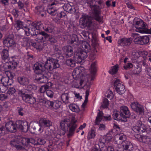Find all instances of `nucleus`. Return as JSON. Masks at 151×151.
I'll return each mask as SVG.
<instances>
[{
  "mask_svg": "<svg viewBox=\"0 0 151 151\" xmlns=\"http://www.w3.org/2000/svg\"><path fill=\"white\" fill-rule=\"evenodd\" d=\"M70 109L72 111L78 112L79 111V109L78 106L74 104H70L69 105Z\"/></svg>",
  "mask_w": 151,
  "mask_h": 151,
  "instance_id": "nucleus-38",
  "label": "nucleus"
},
{
  "mask_svg": "<svg viewBox=\"0 0 151 151\" xmlns=\"http://www.w3.org/2000/svg\"><path fill=\"white\" fill-rule=\"evenodd\" d=\"M25 140L26 139L21 136L16 135L14 138L10 141V145L17 150L24 149L26 146V144L24 142Z\"/></svg>",
  "mask_w": 151,
  "mask_h": 151,
  "instance_id": "nucleus-4",
  "label": "nucleus"
},
{
  "mask_svg": "<svg viewBox=\"0 0 151 151\" xmlns=\"http://www.w3.org/2000/svg\"><path fill=\"white\" fill-rule=\"evenodd\" d=\"M32 23H34L35 24V27L36 29L37 30H40L43 28V24L42 22L41 21L37 22H34Z\"/></svg>",
  "mask_w": 151,
  "mask_h": 151,
  "instance_id": "nucleus-47",
  "label": "nucleus"
},
{
  "mask_svg": "<svg viewBox=\"0 0 151 151\" xmlns=\"http://www.w3.org/2000/svg\"><path fill=\"white\" fill-rule=\"evenodd\" d=\"M43 11V9L42 7L38 6L36 7L35 9V12L37 14H40Z\"/></svg>",
  "mask_w": 151,
  "mask_h": 151,
  "instance_id": "nucleus-57",
  "label": "nucleus"
},
{
  "mask_svg": "<svg viewBox=\"0 0 151 151\" xmlns=\"http://www.w3.org/2000/svg\"><path fill=\"white\" fill-rule=\"evenodd\" d=\"M65 12L64 11H61L60 13H58L57 14V16L55 18V21L56 22H58L60 20L61 18L64 17L66 15V12Z\"/></svg>",
  "mask_w": 151,
  "mask_h": 151,
  "instance_id": "nucleus-40",
  "label": "nucleus"
},
{
  "mask_svg": "<svg viewBox=\"0 0 151 151\" xmlns=\"http://www.w3.org/2000/svg\"><path fill=\"white\" fill-rule=\"evenodd\" d=\"M1 69L4 72H7L9 71V70L11 69L10 67V66L9 62H7L5 63H4L1 67Z\"/></svg>",
  "mask_w": 151,
  "mask_h": 151,
  "instance_id": "nucleus-44",
  "label": "nucleus"
},
{
  "mask_svg": "<svg viewBox=\"0 0 151 151\" xmlns=\"http://www.w3.org/2000/svg\"><path fill=\"white\" fill-rule=\"evenodd\" d=\"M131 40L130 38H124L119 40V44L122 46H127L130 45Z\"/></svg>",
  "mask_w": 151,
  "mask_h": 151,
  "instance_id": "nucleus-27",
  "label": "nucleus"
},
{
  "mask_svg": "<svg viewBox=\"0 0 151 151\" xmlns=\"http://www.w3.org/2000/svg\"><path fill=\"white\" fill-rule=\"evenodd\" d=\"M135 27L136 31L141 33H146L148 26L142 20H140L135 22Z\"/></svg>",
  "mask_w": 151,
  "mask_h": 151,
  "instance_id": "nucleus-9",
  "label": "nucleus"
},
{
  "mask_svg": "<svg viewBox=\"0 0 151 151\" xmlns=\"http://www.w3.org/2000/svg\"><path fill=\"white\" fill-rule=\"evenodd\" d=\"M35 35H36V39L37 42L32 43V46L37 49L41 50L43 48V42L45 39L43 38L41 32H40L39 34L37 32V34Z\"/></svg>",
  "mask_w": 151,
  "mask_h": 151,
  "instance_id": "nucleus-6",
  "label": "nucleus"
},
{
  "mask_svg": "<svg viewBox=\"0 0 151 151\" xmlns=\"http://www.w3.org/2000/svg\"><path fill=\"white\" fill-rule=\"evenodd\" d=\"M69 93H63L61 96V99L63 102L65 104L70 103Z\"/></svg>",
  "mask_w": 151,
  "mask_h": 151,
  "instance_id": "nucleus-33",
  "label": "nucleus"
},
{
  "mask_svg": "<svg viewBox=\"0 0 151 151\" xmlns=\"http://www.w3.org/2000/svg\"><path fill=\"white\" fill-rule=\"evenodd\" d=\"M28 150L29 151H46L44 148H36L32 147H30L29 148Z\"/></svg>",
  "mask_w": 151,
  "mask_h": 151,
  "instance_id": "nucleus-53",
  "label": "nucleus"
},
{
  "mask_svg": "<svg viewBox=\"0 0 151 151\" xmlns=\"http://www.w3.org/2000/svg\"><path fill=\"white\" fill-rule=\"evenodd\" d=\"M113 131V129L111 130L104 136L106 141H110L112 139L114 136Z\"/></svg>",
  "mask_w": 151,
  "mask_h": 151,
  "instance_id": "nucleus-35",
  "label": "nucleus"
},
{
  "mask_svg": "<svg viewBox=\"0 0 151 151\" xmlns=\"http://www.w3.org/2000/svg\"><path fill=\"white\" fill-rule=\"evenodd\" d=\"M79 81L78 80H75L73 81L72 82V86L73 87L78 88L79 87Z\"/></svg>",
  "mask_w": 151,
  "mask_h": 151,
  "instance_id": "nucleus-56",
  "label": "nucleus"
},
{
  "mask_svg": "<svg viewBox=\"0 0 151 151\" xmlns=\"http://www.w3.org/2000/svg\"><path fill=\"white\" fill-rule=\"evenodd\" d=\"M54 55L57 57H58L59 55H61V52L60 50L58 48L55 47L54 50Z\"/></svg>",
  "mask_w": 151,
  "mask_h": 151,
  "instance_id": "nucleus-60",
  "label": "nucleus"
},
{
  "mask_svg": "<svg viewBox=\"0 0 151 151\" xmlns=\"http://www.w3.org/2000/svg\"><path fill=\"white\" fill-rule=\"evenodd\" d=\"M96 61L93 62L91 66V68L89 69L90 74V76L91 77V80H94L95 76L97 71V69L96 67Z\"/></svg>",
  "mask_w": 151,
  "mask_h": 151,
  "instance_id": "nucleus-19",
  "label": "nucleus"
},
{
  "mask_svg": "<svg viewBox=\"0 0 151 151\" xmlns=\"http://www.w3.org/2000/svg\"><path fill=\"white\" fill-rule=\"evenodd\" d=\"M17 81L20 84L23 86L26 85L29 83L28 79L24 76L18 77Z\"/></svg>",
  "mask_w": 151,
  "mask_h": 151,
  "instance_id": "nucleus-30",
  "label": "nucleus"
},
{
  "mask_svg": "<svg viewBox=\"0 0 151 151\" xmlns=\"http://www.w3.org/2000/svg\"><path fill=\"white\" fill-rule=\"evenodd\" d=\"M62 104L61 101L57 100L53 101V109H57L59 108Z\"/></svg>",
  "mask_w": 151,
  "mask_h": 151,
  "instance_id": "nucleus-52",
  "label": "nucleus"
},
{
  "mask_svg": "<svg viewBox=\"0 0 151 151\" xmlns=\"http://www.w3.org/2000/svg\"><path fill=\"white\" fill-rule=\"evenodd\" d=\"M122 146L126 150L125 151H133V145L130 142L126 141L122 144Z\"/></svg>",
  "mask_w": 151,
  "mask_h": 151,
  "instance_id": "nucleus-28",
  "label": "nucleus"
},
{
  "mask_svg": "<svg viewBox=\"0 0 151 151\" xmlns=\"http://www.w3.org/2000/svg\"><path fill=\"white\" fill-rule=\"evenodd\" d=\"M27 89H22L19 90L18 94L22 98V100L26 103L29 104L31 106H34L36 100L31 95L28 94Z\"/></svg>",
  "mask_w": 151,
  "mask_h": 151,
  "instance_id": "nucleus-3",
  "label": "nucleus"
},
{
  "mask_svg": "<svg viewBox=\"0 0 151 151\" xmlns=\"http://www.w3.org/2000/svg\"><path fill=\"white\" fill-rule=\"evenodd\" d=\"M118 70V65H116L111 67V69L109 71V73L113 75L116 73Z\"/></svg>",
  "mask_w": 151,
  "mask_h": 151,
  "instance_id": "nucleus-48",
  "label": "nucleus"
},
{
  "mask_svg": "<svg viewBox=\"0 0 151 151\" xmlns=\"http://www.w3.org/2000/svg\"><path fill=\"white\" fill-rule=\"evenodd\" d=\"M16 91V90L14 88H9L6 93L9 95H12L13 96Z\"/></svg>",
  "mask_w": 151,
  "mask_h": 151,
  "instance_id": "nucleus-54",
  "label": "nucleus"
},
{
  "mask_svg": "<svg viewBox=\"0 0 151 151\" xmlns=\"http://www.w3.org/2000/svg\"><path fill=\"white\" fill-rule=\"evenodd\" d=\"M140 142L147 144H151V138L147 136L143 135Z\"/></svg>",
  "mask_w": 151,
  "mask_h": 151,
  "instance_id": "nucleus-39",
  "label": "nucleus"
},
{
  "mask_svg": "<svg viewBox=\"0 0 151 151\" xmlns=\"http://www.w3.org/2000/svg\"><path fill=\"white\" fill-rule=\"evenodd\" d=\"M46 94L47 96L50 97V98H52L54 95V93L51 90L47 89L46 91Z\"/></svg>",
  "mask_w": 151,
  "mask_h": 151,
  "instance_id": "nucleus-62",
  "label": "nucleus"
},
{
  "mask_svg": "<svg viewBox=\"0 0 151 151\" xmlns=\"http://www.w3.org/2000/svg\"><path fill=\"white\" fill-rule=\"evenodd\" d=\"M14 26L17 30L23 29L24 30L27 27L24 26V23L19 20L17 21L14 24Z\"/></svg>",
  "mask_w": 151,
  "mask_h": 151,
  "instance_id": "nucleus-31",
  "label": "nucleus"
},
{
  "mask_svg": "<svg viewBox=\"0 0 151 151\" xmlns=\"http://www.w3.org/2000/svg\"><path fill=\"white\" fill-rule=\"evenodd\" d=\"M66 65L71 67H74L76 65L75 60L71 59H67L65 61Z\"/></svg>",
  "mask_w": 151,
  "mask_h": 151,
  "instance_id": "nucleus-42",
  "label": "nucleus"
},
{
  "mask_svg": "<svg viewBox=\"0 0 151 151\" xmlns=\"http://www.w3.org/2000/svg\"><path fill=\"white\" fill-rule=\"evenodd\" d=\"M79 23L81 27H90L92 24L91 17L85 14H83L80 18Z\"/></svg>",
  "mask_w": 151,
  "mask_h": 151,
  "instance_id": "nucleus-7",
  "label": "nucleus"
},
{
  "mask_svg": "<svg viewBox=\"0 0 151 151\" xmlns=\"http://www.w3.org/2000/svg\"><path fill=\"white\" fill-rule=\"evenodd\" d=\"M74 57L77 63L81 64L83 60L86 59L87 57V54L86 52L80 49L78 51H76L74 52Z\"/></svg>",
  "mask_w": 151,
  "mask_h": 151,
  "instance_id": "nucleus-8",
  "label": "nucleus"
},
{
  "mask_svg": "<svg viewBox=\"0 0 151 151\" xmlns=\"http://www.w3.org/2000/svg\"><path fill=\"white\" fill-rule=\"evenodd\" d=\"M50 73L49 72L46 74H41V75H39L38 77H37L35 80L38 83H45L48 81L47 75L48 73Z\"/></svg>",
  "mask_w": 151,
  "mask_h": 151,
  "instance_id": "nucleus-18",
  "label": "nucleus"
},
{
  "mask_svg": "<svg viewBox=\"0 0 151 151\" xmlns=\"http://www.w3.org/2000/svg\"><path fill=\"white\" fill-rule=\"evenodd\" d=\"M132 109L136 112L139 114H143L144 109L142 105L139 104L138 102H133L130 105Z\"/></svg>",
  "mask_w": 151,
  "mask_h": 151,
  "instance_id": "nucleus-13",
  "label": "nucleus"
},
{
  "mask_svg": "<svg viewBox=\"0 0 151 151\" xmlns=\"http://www.w3.org/2000/svg\"><path fill=\"white\" fill-rule=\"evenodd\" d=\"M17 128L24 132H27L29 128L28 123L26 121H18L17 122Z\"/></svg>",
  "mask_w": 151,
  "mask_h": 151,
  "instance_id": "nucleus-16",
  "label": "nucleus"
},
{
  "mask_svg": "<svg viewBox=\"0 0 151 151\" xmlns=\"http://www.w3.org/2000/svg\"><path fill=\"white\" fill-rule=\"evenodd\" d=\"M45 104L47 107L53 109V101L47 100L45 102Z\"/></svg>",
  "mask_w": 151,
  "mask_h": 151,
  "instance_id": "nucleus-55",
  "label": "nucleus"
},
{
  "mask_svg": "<svg viewBox=\"0 0 151 151\" xmlns=\"http://www.w3.org/2000/svg\"><path fill=\"white\" fill-rule=\"evenodd\" d=\"M81 46L84 50V52H86L87 53V52H89L91 49L90 45L88 43L85 42L82 43Z\"/></svg>",
  "mask_w": 151,
  "mask_h": 151,
  "instance_id": "nucleus-37",
  "label": "nucleus"
},
{
  "mask_svg": "<svg viewBox=\"0 0 151 151\" xmlns=\"http://www.w3.org/2000/svg\"><path fill=\"white\" fill-rule=\"evenodd\" d=\"M37 88V86L33 84H30L27 86V89H27L28 91V94H29L36 90Z\"/></svg>",
  "mask_w": 151,
  "mask_h": 151,
  "instance_id": "nucleus-43",
  "label": "nucleus"
},
{
  "mask_svg": "<svg viewBox=\"0 0 151 151\" xmlns=\"http://www.w3.org/2000/svg\"><path fill=\"white\" fill-rule=\"evenodd\" d=\"M142 45L147 44L149 42L150 39L149 36H141Z\"/></svg>",
  "mask_w": 151,
  "mask_h": 151,
  "instance_id": "nucleus-46",
  "label": "nucleus"
},
{
  "mask_svg": "<svg viewBox=\"0 0 151 151\" xmlns=\"http://www.w3.org/2000/svg\"><path fill=\"white\" fill-rule=\"evenodd\" d=\"M6 132V131L4 126H2L0 127V136L4 135Z\"/></svg>",
  "mask_w": 151,
  "mask_h": 151,
  "instance_id": "nucleus-61",
  "label": "nucleus"
},
{
  "mask_svg": "<svg viewBox=\"0 0 151 151\" xmlns=\"http://www.w3.org/2000/svg\"><path fill=\"white\" fill-rule=\"evenodd\" d=\"M0 83H1L3 85L6 86H11L13 83L12 80L10 79L8 76H1Z\"/></svg>",
  "mask_w": 151,
  "mask_h": 151,
  "instance_id": "nucleus-23",
  "label": "nucleus"
},
{
  "mask_svg": "<svg viewBox=\"0 0 151 151\" xmlns=\"http://www.w3.org/2000/svg\"><path fill=\"white\" fill-rule=\"evenodd\" d=\"M141 36L137 37L135 38L134 41L136 44H140L142 45V42Z\"/></svg>",
  "mask_w": 151,
  "mask_h": 151,
  "instance_id": "nucleus-59",
  "label": "nucleus"
},
{
  "mask_svg": "<svg viewBox=\"0 0 151 151\" xmlns=\"http://www.w3.org/2000/svg\"><path fill=\"white\" fill-rule=\"evenodd\" d=\"M26 140L24 141V142L26 144V146L25 149L26 150H27L29 151L28 150L29 148L30 147H34L33 146H31L30 145V144L34 145H37V141H36L35 139L33 138L28 139L24 138Z\"/></svg>",
  "mask_w": 151,
  "mask_h": 151,
  "instance_id": "nucleus-24",
  "label": "nucleus"
},
{
  "mask_svg": "<svg viewBox=\"0 0 151 151\" xmlns=\"http://www.w3.org/2000/svg\"><path fill=\"white\" fill-rule=\"evenodd\" d=\"M135 65L136 66L134 65L135 68L133 70V73L135 74H138L142 71L141 67L138 63H137Z\"/></svg>",
  "mask_w": 151,
  "mask_h": 151,
  "instance_id": "nucleus-41",
  "label": "nucleus"
},
{
  "mask_svg": "<svg viewBox=\"0 0 151 151\" xmlns=\"http://www.w3.org/2000/svg\"><path fill=\"white\" fill-rule=\"evenodd\" d=\"M43 29L46 32L49 33H52L54 31V27L50 24H46L43 27Z\"/></svg>",
  "mask_w": 151,
  "mask_h": 151,
  "instance_id": "nucleus-36",
  "label": "nucleus"
},
{
  "mask_svg": "<svg viewBox=\"0 0 151 151\" xmlns=\"http://www.w3.org/2000/svg\"><path fill=\"white\" fill-rule=\"evenodd\" d=\"M39 125L41 128L46 127H49L52 125V123L48 120L45 119H40L39 122Z\"/></svg>",
  "mask_w": 151,
  "mask_h": 151,
  "instance_id": "nucleus-21",
  "label": "nucleus"
},
{
  "mask_svg": "<svg viewBox=\"0 0 151 151\" xmlns=\"http://www.w3.org/2000/svg\"><path fill=\"white\" fill-rule=\"evenodd\" d=\"M3 43L5 46L8 47L14 46L16 44L14 40L12 38L9 37L6 38L4 40Z\"/></svg>",
  "mask_w": 151,
  "mask_h": 151,
  "instance_id": "nucleus-26",
  "label": "nucleus"
},
{
  "mask_svg": "<svg viewBox=\"0 0 151 151\" xmlns=\"http://www.w3.org/2000/svg\"><path fill=\"white\" fill-rule=\"evenodd\" d=\"M84 68L82 67L79 66L76 68L72 73V76L73 78L75 80L81 79L84 75Z\"/></svg>",
  "mask_w": 151,
  "mask_h": 151,
  "instance_id": "nucleus-11",
  "label": "nucleus"
},
{
  "mask_svg": "<svg viewBox=\"0 0 151 151\" xmlns=\"http://www.w3.org/2000/svg\"><path fill=\"white\" fill-rule=\"evenodd\" d=\"M90 6L93 12L95 19L99 23L102 22L103 18L100 16L101 8L98 5H92L91 3H90Z\"/></svg>",
  "mask_w": 151,
  "mask_h": 151,
  "instance_id": "nucleus-5",
  "label": "nucleus"
},
{
  "mask_svg": "<svg viewBox=\"0 0 151 151\" xmlns=\"http://www.w3.org/2000/svg\"><path fill=\"white\" fill-rule=\"evenodd\" d=\"M46 141L45 139L42 138H40L37 139V145H43L45 144Z\"/></svg>",
  "mask_w": 151,
  "mask_h": 151,
  "instance_id": "nucleus-58",
  "label": "nucleus"
},
{
  "mask_svg": "<svg viewBox=\"0 0 151 151\" xmlns=\"http://www.w3.org/2000/svg\"><path fill=\"white\" fill-rule=\"evenodd\" d=\"M45 138L47 139H52L53 138L52 133L49 130H46L44 134Z\"/></svg>",
  "mask_w": 151,
  "mask_h": 151,
  "instance_id": "nucleus-45",
  "label": "nucleus"
},
{
  "mask_svg": "<svg viewBox=\"0 0 151 151\" xmlns=\"http://www.w3.org/2000/svg\"><path fill=\"white\" fill-rule=\"evenodd\" d=\"M60 130L59 133L60 135H64L69 129L68 135L71 136L74 134L76 128L78 126L77 119H75V116L73 115L69 119H65L60 123Z\"/></svg>",
  "mask_w": 151,
  "mask_h": 151,
  "instance_id": "nucleus-2",
  "label": "nucleus"
},
{
  "mask_svg": "<svg viewBox=\"0 0 151 151\" xmlns=\"http://www.w3.org/2000/svg\"><path fill=\"white\" fill-rule=\"evenodd\" d=\"M35 24L34 23H32L29 25V27L27 28V27L26 29H24V31L26 35L27 36L30 35H35L37 34L38 32L36 31L37 30L35 27Z\"/></svg>",
  "mask_w": 151,
  "mask_h": 151,
  "instance_id": "nucleus-14",
  "label": "nucleus"
},
{
  "mask_svg": "<svg viewBox=\"0 0 151 151\" xmlns=\"http://www.w3.org/2000/svg\"><path fill=\"white\" fill-rule=\"evenodd\" d=\"M114 86L117 93L120 95L124 94L125 91L124 86L120 80L116 78L114 83Z\"/></svg>",
  "mask_w": 151,
  "mask_h": 151,
  "instance_id": "nucleus-10",
  "label": "nucleus"
},
{
  "mask_svg": "<svg viewBox=\"0 0 151 151\" xmlns=\"http://www.w3.org/2000/svg\"><path fill=\"white\" fill-rule=\"evenodd\" d=\"M33 129L34 131L36 132L38 131L40 132H41L42 130L41 127L39 126V124L38 125H37L36 126H34V127H33Z\"/></svg>",
  "mask_w": 151,
  "mask_h": 151,
  "instance_id": "nucleus-64",
  "label": "nucleus"
},
{
  "mask_svg": "<svg viewBox=\"0 0 151 151\" xmlns=\"http://www.w3.org/2000/svg\"><path fill=\"white\" fill-rule=\"evenodd\" d=\"M46 59L45 64L40 62H37L34 64L33 68L36 74H46L54 69L60 67L57 60L50 57Z\"/></svg>",
  "mask_w": 151,
  "mask_h": 151,
  "instance_id": "nucleus-1",
  "label": "nucleus"
},
{
  "mask_svg": "<svg viewBox=\"0 0 151 151\" xmlns=\"http://www.w3.org/2000/svg\"><path fill=\"white\" fill-rule=\"evenodd\" d=\"M63 50L67 57H70L73 55V50L71 46H64L63 48Z\"/></svg>",
  "mask_w": 151,
  "mask_h": 151,
  "instance_id": "nucleus-20",
  "label": "nucleus"
},
{
  "mask_svg": "<svg viewBox=\"0 0 151 151\" xmlns=\"http://www.w3.org/2000/svg\"><path fill=\"white\" fill-rule=\"evenodd\" d=\"M120 111L123 115L127 118L129 117L130 114L128 107L126 106H123L120 108Z\"/></svg>",
  "mask_w": 151,
  "mask_h": 151,
  "instance_id": "nucleus-29",
  "label": "nucleus"
},
{
  "mask_svg": "<svg viewBox=\"0 0 151 151\" xmlns=\"http://www.w3.org/2000/svg\"><path fill=\"white\" fill-rule=\"evenodd\" d=\"M9 62L11 69H14L16 68L18 64V63L14 60Z\"/></svg>",
  "mask_w": 151,
  "mask_h": 151,
  "instance_id": "nucleus-51",
  "label": "nucleus"
},
{
  "mask_svg": "<svg viewBox=\"0 0 151 151\" xmlns=\"http://www.w3.org/2000/svg\"><path fill=\"white\" fill-rule=\"evenodd\" d=\"M64 11L70 13H73L76 11V9L74 6H71L69 4H64L62 6Z\"/></svg>",
  "mask_w": 151,
  "mask_h": 151,
  "instance_id": "nucleus-25",
  "label": "nucleus"
},
{
  "mask_svg": "<svg viewBox=\"0 0 151 151\" xmlns=\"http://www.w3.org/2000/svg\"><path fill=\"white\" fill-rule=\"evenodd\" d=\"M17 122L16 124L14 123L12 121H10L6 123L5 124L6 130L12 133H14L17 131Z\"/></svg>",
  "mask_w": 151,
  "mask_h": 151,
  "instance_id": "nucleus-17",
  "label": "nucleus"
},
{
  "mask_svg": "<svg viewBox=\"0 0 151 151\" xmlns=\"http://www.w3.org/2000/svg\"><path fill=\"white\" fill-rule=\"evenodd\" d=\"M70 42L73 44V46L74 47H77L80 44V42L76 35H74L71 38Z\"/></svg>",
  "mask_w": 151,
  "mask_h": 151,
  "instance_id": "nucleus-32",
  "label": "nucleus"
},
{
  "mask_svg": "<svg viewBox=\"0 0 151 151\" xmlns=\"http://www.w3.org/2000/svg\"><path fill=\"white\" fill-rule=\"evenodd\" d=\"M136 122V125L133 127L132 130L135 132L142 133L145 132L146 127L140 119L138 120Z\"/></svg>",
  "mask_w": 151,
  "mask_h": 151,
  "instance_id": "nucleus-12",
  "label": "nucleus"
},
{
  "mask_svg": "<svg viewBox=\"0 0 151 151\" xmlns=\"http://www.w3.org/2000/svg\"><path fill=\"white\" fill-rule=\"evenodd\" d=\"M99 111L98 113L96 119L95 123L96 124H99V123L102 120L103 117L104 120L106 121H110L111 119V118L110 115L103 116V114L102 111L99 110Z\"/></svg>",
  "mask_w": 151,
  "mask_h": 151,
  "instance_id": "nucleus-15",
  "label": "nucleus"
},
{
  "mask_svg": "<svg viewBox=\"0 0 151 151\" xmlns=\"http://www.w3.org/2000/svg\"><path fill=\"white\" fill-rule=\"evenodd\" d=\"M133 66V65L131 63H128L126 64V65L124 66V68L125 69L127 70L132 68Z\"/></svg>",
  "mask_w": 151,
  "mask_h": 151,
  "instance_id": "nucleus-63",
  "label": "nucleus"
},
{
  "mask_svg": "<svg viewBox=\"0 0 151 151\" xmlns=\"http://www.w3.org/2000/svg\"><path fill=\"white\" fill-rule=\"evenodd\" d=\"M49 86L47 85H45L42 86L39 89V91L41 93H44L46 92L47 90L49 89Z\"/></svg>",
  "mask_w": 151,
  "mask_h": 151,
  "instance_id": "nucleus-50",
  "label": "nucleus"
},
{
  "mask_svg": "<svg viewBox=\"0 0 151 151\" xmlns=\"http://www.w3.org/2000/svg\"><path fill=\"white\" fill-rule=\"evenodd\" d=\"M96 134L94 131L93 129H91L88 133L87 139L89 140L91 139L94 138Z\"/></svg>",
  "mask_w": 151,
  "mask_h": 151,
  "instance_id": "nucleus-49",
  "label": "nucleus"
},
{
  "mask_svg": "<svg viewBox=\"0 0 151 151\" xmlns=\"http://www.w3.org/2000/svg\"><path fill=\"white\" fill-rule=\"evenodd\" d=\"M2 59L5 60L8 59L9 57L8 50L4 49L2 50L0 53Z\"/></svg>",
  "mask_w": 151,
  "mask_h": 151,
  "instance_id": "nucleus-34",
  "label": "nucleus"
},
{
  "mask_svg": "<svg viewBox=\"0 0 151 151\" xmlns=\"http://www.w3.org/2000/svg\"><path fill=\"white\" fill-rule=\"evenodd\" d=\"M58 5L53 3L49 6V8L47 10V12L50 14L54 15L56 13L57 6Z\"/></svg>",
  "mask_w": 151,
  "mask_h": 151,
  "instance_id": "nucleus-22",
  "label": "nucleus"
}]
</instances>
